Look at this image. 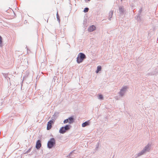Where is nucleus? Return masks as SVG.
Returning <instances> with one entry per match:
<instances>
[{"label":"nucleus","mask_w":158,"mask_h":158,"mask_svg":"<svg viewBox=\"0 0 158 158\" xmlns=\"http://www.w3.org/2000/svg\"><path fill=\"white\" fill-rule=\"evenodd\" d=\"M86 58V57L84 54L82 53H80L78 54L77 58V62L78 63H80L82 62L83 60Z\"/></svg>","instance_id":"1"},{"label":"nucleus","mask_w":158,"mask_h":158,"mask_svg":"<svg viewBox=\"0 0 158 158\" xmlns=\"http://www.w3.org/2000/svg\"><path fill=\"white\" fill-rule=\"evenodd\" d=\"M70 127V126L68 125H67L64 127H62L59 130V132L61 134H64L66 132V131L69 130Z\"/></svg>","instance_id":"2"},{"label":"nucleus","mask_w":158,"mask_h":158,"mask_svg":"<svg viewBox=\"0 0 158 158\" xmlns=\"http://www.w3.org/2000/svg\"><path fill=\"white\" fill-rule=\"evenodd\" d=\"M55 144V141L54 138H51L48 143V147L49 148H52Z\"/></svg>","instance_id":"3"},{"label":"nucleus","mask_w":158,"mask_h":158,"mask_svg":"<svg viewBox=\"0 0 158 158\" xmlns=\"http://www.w3.org/2000/svg\"><path fill=\"white\" fill-rule=\"evenodd\" d=\"M53 123V121L52 120H50L49 121L47 124V129L49 130L52 127V125Z\"/></svg>","instance_id":"4"},{"label":"nucleus","mask_w":158,"mask_h":158,"mask_svg":"<svg viewBox=\"0 0 158 158\" xmlns=\"http://www.w3.org/2000/svg\"><path fill=\"white\" fill-rule=\"evenodd\" d=\"M127 88V87L125 86L123 87L121 89L119 94L121 95V96H123V95L124 93H125Z\"/></svg>","instance_id":"5"},{"label":"nucleus","mask_w":158,"mask_h":158,"mask_svg":"<svg viewBox=\"0 0 158 158\" xmlns=\"http://www.w3.org/2000/svg\"><path fill=\"white\" fill-rule=\"evenodd\" d=\"M150 145H147L145 147L144 150L142 151L141 152V154H140V155L143 154L145 152L149 151L150 150Z\"/></svg>","instance_id":"6"},{"label":"nucleus","mask_w":158,"mask_h":158,"mask_svg":"<svg viewBox=\"0 0 158 158\" xmlns=\"http://www.w3.org/2000/svg\"><path fill=\"white\" fill-rule=\"evenodd\" d=\"M41 146V141L40 140H38L36 143V148L37 149H39Z\"/></svg>","instance_id":"7"},{"label":"nucleus","mask_w":158,"mask_h":158,"mask_svg":"<svg viewBox=\"0 0 158 158\" xmlns=\"http://www.w3.org/2000/svg\"><path fill=\"white\" fill-rule=\"evenodd\" d=\"M95 29L96 27L94 25H92L88 28V31L90 32H92L95 30Z\"/></svg>","instance_id":"8"},{"label":"nucleus","mask_w":158,"mask_h":158,"mask_svg":"<svg viewBox=\"0 0 158 158\" xmlns=\"http://www.w3.org/2000/svg\"><path fill=\"white\" fill-rule=\"evenodd\" d=\"M89 122H85V123H83L82 124V126L83 127H84L87 125H89Z\"/></svg>","instance_id":"9"},{"label":"nucleus","mask_w":158,"mask_h":158,"mask_svg":"<svg viewBox=\"0 0 158 158\" xmlns=\"http://www.w3.org/2000/svg\"><path fill=\"white\" fill-rule=\"evenodd\" d=\"M68 119L69 123L70 124L72 123L73 122V117H71L69 118Z\"/></svg>","instance_id":"10"},{"label":"nucleus","mask_w":158,"mask_h":158,"mask_svg":"<svg viewBox=\"0 0 158 158\" xmlns=\"http://www.w3.org/2000/svg\"><path fill=\"white\" fill-rule=\"evenodd\" d=\"M101 67L100 66H98L97 68V69L96 71V73H98V72L99 71H101Z\"/></svg>","instance_id":"11"},{"label":"nucleus","mask_w":158,"mask_h":158,"mask_svg":"<svg viewBox=\"0 0 158 158\" xmlns=\"http://www.w3.org/2000/svg\"><path fill=\"white\" fill-rule=\"evenodd\" d=\"M2 37L0 35V46H2Z\"/></svg>","instance_id":"12"},{"label":"nucleus","mask_w":158,"mask_h":158,"mask_svg":"<svg viewBox=\"0 0 158 158\" xmlns=\"http://www.w3.org/2000/svg\"><path fill=\"white\" fill-rule=\"evenodd\" d=\"M119 10L121 12H123L124 11V9L123 7H121L119 8Z\"/></svg>","instance_id":"13"},{"label":"nucleus","mask_w":158,"mask_h":158,"mask_svg":"<svg viewBox=\"0 0 158 158\" xmlns=\"http://www.w3.org/2000/svg\"><path fill=\"white\" fill-rule=\"evenodd\" d=\"M89 10V8H85L84 9V11L85 12H87Z\"/></svg>","instance_id":"14"},{"label":"nucleus","mask_w":158,"mask_h":158,"mask_svg":"<svg viewBox=\"0 0 158 158\" xmlns=\"http://www.w3.org/2000/svg\"><path fill=\"white\" fill-rule=\"evenodd\" d=\"M99 98L100 99H103V96L101 94H100L98 96Z\"/></svg>","instance_id":"15"},{"label":"nucleus","mask_w":158,"mask_h":158,"mask_svg":"<svg viewBox=\"0 0 158 158\" xmlns=\"http://www.w3.org/2000/svg\"><path fill=\"white\" fill-rule=\"evenodd\" d=\"M69 123V119H65L64 121V123Z\"/></svg>","instance_id":"16"},{"label":"nucleus","mask_w":158,"mask_h":158,"mask_svg":"<svg viewBox=\"0 0 158 158\" xmlns=\"http://www.w3.org/2000/svg\"><path fill=\"white\" fill-rule=\"evenodd\" d=\"M57 18L58 19V13H57Z\"/></svg>","instance_id":"17"},{"label":"nucleus","mask_w":158,"mask_h":158,"mask_svg":"<svg viewBox=\"0 0 158 158\" xmlns=\"http://www.w3.org/2000/svg\"><path fill=\"white\" fill-rule=\"evenodd\" d=\"M112 14H113V13H112V12H111V15H112Z\"/></svg>","instance_id":"18"}]
</instances>
